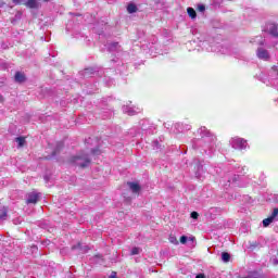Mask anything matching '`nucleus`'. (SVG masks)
<instances>
[{
	"instance_id": "1",
	"label": "nucleus",
	"mask_w": 278,
	"mask_h": 278,
	"mask_svg": "<svg viewBox=\"0 0 278 278\" xmlns=\"http://www.w3.org/2000/svg\"><path fill=\"white\" fill-rule=\"evenodd\" d=\"M198 134L201 136V139L193 141V149L202 147L205 153H210L216 144V137L205 126L201 127Z\"/></svg>"
},
{
	"instance_id": "2",
	"label": "nucleus",
	"mask_w": 278,
	"mask_h": 278,
	"mask_svg": "<svg viewBox=\"0 0 278 278\" xmlns=\"http://www.w3.org/2000/svg\"><path fill=\"white\" fill-rule=\"evenodd\" d=\"M244 178L240 176H236L235 174H227L222 180V186L224 188H244L247 186L244 182Z\"/></svg>"
},
{
	"instance_id": "3",
	"label": "nucleus",
	"mask_w": 278,
	"mask_h": 278,
	"mask_svg": "<svg viewBox=\"0 0 278 278\" xmlns=\"http://www.w3.org/2000/svg\"><path fill=\"white\" fill-rule=\"evenodd\" d=\"M71 163L74 164V166H79V168H86L90 166V157L88 154H78L72 157Z\"/></svg>"
},
{
	"instance_id": "4",
	"label": "nucleus",
	"mask_w": 278,
	"mask_h": 278,
	"mask_svg": "<svg viewBox=\"0 0 278 278\" xmlns=\"http://www.w3.org/2000/svg\"><path fill=\"white\" fill-rule=\"evenodd\" d=\"M230 144L232 149H237L239 151H244L249 147V143H247V140L240 137H235L230 139Z\"/></svg>"
},
{
	"instance_id": "5",
	"label": "nucleus",
	"mask_w": 278,
	"mask_h": 278,
	"mask_svg": "<svg viewBox=\"0 0 278 278\" xmlns=\"http://www.w3.org/2000/svg\"><path fill=\"white\" fill-rule=\"evenodd\" d=\"M13 3H15V5H26V8H29L30 10H38V8H40V2L38 0H13Z\"/></svg>"
},
{
	"instance_id": "6",
	"label": "nucleus",
	"mask_w": 278,
	"mask_h": 278,
	"mask_svg": "<svg viewBox=\"0 0 278 278\" xmlns=\"http://www.w3.org/2000/svg\"><path fill=\"white\" fill-rule=\"evenodd\" d=\"M269 80L268 83L270 84V86H273L274 88H276V90H278V67L277 66H273L270 72H269Z\"/></svg>"
},
{
	"instance_id": "7",
	"label": "nucleus",
	"mask_w": 278,
	"mask_h": 278,
	"mask_svg": "<svg viewBox=\"0 0 278 278\" xmlns=\"http://www.w3.org/2000/svg\"><path fill=\"white\" fill-rule=\"evenodd\" d=\"M256 58H258V60H263L264 62H268V60H270V53L268 50L260 47L256 50Z\"/></svg>"
},
{
	"instance_id": "8",
	"label": "nucleus",
	"mask_w": 278,
	"mask_h": 278,
	"mask_svg": "<svg viewBox=\"0 0 278 278\" xmlns=\"http://www.w3.org/2000/svg\"><path fill=\"white\" fill-rule=\"evenodd\" d=\"M266 31L269 34V36H273V38H278V25L275 23H269L266 25Z\"/></svg>"
},
{
	"instance_id": "9",
	"label": "nucleus",
	"mask_w": 278,
	"mask_h": 278,
	"mask_svg": "<svg viewBox=\"0 0 278 278\" xmlns=\"http://www.w3.org/2000/svg\"><path fill=\"white\" fill-rule=\"evenodd\" d=\"M122 110L124 114H128V116H135V114H140V109L136 106L124 105Z\"/></svg>"
},
{
	"instance_id": "10",
	"label": "nucleus",
	"mask_w": 278,
	"mask_h": 278,
	"mask_svg": "<svg viewBox=\"0 0 278 278\" xmlns=\"http://www.w3.org/2000/svg\"><path fill=\"white\" fill-rule=\"evenodd\" d=\"M40 198V195L36 192V191H33L30 193L27 194V200H26V203L29 204V203H38V199Z\"/></svg>"
},
{
	"instance_id": "11",
	"label": "nucleus",
	"mask_w": 278,
	"mask_h": 278,
	"mask_svg": "<svg viewBox=\"0 0 278 278\" xmlns=\"http://www.w3.org/2000/svg\"><path fill=\"white\" fill-rule=\"evenodd\" d=\"M128 187L134 194H140L141 187L138 182H128Z\"/></svg>"
},
{
	"instance_id": "12",
	"label": "nucleus",
	"mask_w": 278,
	"mask_h": 278,
	"mask_svg": "<svg viewBox=\"0 0 278 278\" xmlns=\"http://www.w3.org/2000/svg\"><path fill=\"white\" fill-rule=\"evenodd\" d=\"M15 81H17L18 84H23V81H25V74L16 72Z\"/></svg>"
},
{
	"instance_id": "13",
	"label": "nucleus",
	"mask_w": 278,
	"mask_h": 278,
	"mask_svg": "<svg viewBox=\"0 0 278 278\" xmlns=\"http://www.w3.org/2000/svg\"><path fill=\"white\" fill-rule=\"evenodd\" d=\"M8 218V210L5 207L0 208V223H3Z\"/></svg>"
},
{
	"instance_id": "14",
	"label": "nucleus",
	"mask_w": 278,
	"mask_h": 278,
	"mask_svg": "<svg viewBox=\"0 0 278 278\" xmlns=\"http://www.w3.org/2000/svg\"><path fill=\"white\" fill-rule=\"evenodd\" d=\"M127 12L129 14H134V13L138 12V7H136V4H134V3H129L127 5Z\"/></svg>"
},
{
	"instance_id": "15",
	"label": "nucleus",
	"mask_w": 278,
	"mask_h": 278,
	"mask_svg": "<svg viewBox=\"0 0 278 278\" xmlns=\"http://www.w3.org/2000/svg\"><path fill=\"white\" fill-rule=\"evenodd\" d=\"M73 250L79 249L83 253L88 252V245H83L81 243H77V245L72 247Z\"/></svg>"
},
{
	"instance_id": "16",
	"label": "nucleus",
	"mask_w": 278,
	"mask_h": 278,
	"mask_svg": "<svg viewBox=\"0 0 278 278\" xmlns=\"http://www.w3.org/2000/svg\"><path fill=\"white\" fill-rule=\"evenodd\" d=\"M121 48V46H118V42H113V43H110L108 46V50L110 52H113V51H118V49Z\"/></svg>"
},
{
	"instance_id": "17",
	"label": "nucleus",
	"mask_w": 278,
	"mask_h": 278,
	"mask_svg": "<svg viewBox=\"0 0 278 278\" xmlns=\"http://www.w3.org/2000/svg\"><path fill=\"white\" fill-rule=\"evenodd\" d=\"M187 14H188V16H190V18H197V11H194L193 8H188Z\"/></svg>"
},
{
	"instance_id": "18",
	"label": "nucleus",
	"mask_w": 278,
	"mask_h": 278,
	"mask_svg": "<svg viewBox=\"0 0 278 278\" xmlns=\"http://www.w3.org/2000/svg\"><path fill=\"white\" fill-rule=\"evenodd\" d=\"M202 174H203V165L199 164V165H198V170L195 172V177H197L198 179H201Z\"/></svg>"
},
{
	"instance_id": "19",
	"label": "nucleus",
	"mask_w": 278,
	"mask_h": 278,
	"mask_svg": "<svg viewBox=\"0 0 278 278\" xmlns=\"http://www.w3.org/2000/svg\"><path fill=\"white\" fill-rule=\"evenodd\" d=\"M229 260H231V255L227 252H223L222 253V261L227 263V262H229Z\"/></svg>"
},
{
	"instance_id": "20",
	"label": "nucleus",
	"mask_w": 278,
	"mask_h": 278,
	"mask_svg": "<svg viewBox=\"0 0 278 278\" xmlns=\"http://www.w3.org/2000/svg\"><path fill=\"white\" fill-rule=\"evenodd\" d=\"M170 244H179V241L177 240V237H175L174 235H170L169 238H168Z\"/></svg>"
},
{
	"instance_id": "21",
	"label": "nucleus",
	"mask_w": 278,
	"mask_h": 278,
	"mask_svg": "<svg viewBox=\"0 0 278 278\" xmlns=\"http://www.w3.org/2000/svg\"><path fill=\"white\" fill-rule=\"evenodd\" d=\"M140 253H142V249L140 248H132L130 255H140Z\"/></svg>"
},
{
	"instance_id": "22",
	"label": "nucleus",
	"mask_w": 278,
	"mask_h": 278,
	"mask_svg": "<svg viewBox=\"0 0 278 278\" xmlns=\"http://www.w3.org/2000/svg\"><path fill=\"white\" fill-rule=\"evenodd\" d=\"M15 142H17L18 147H23V144H25V138L24 137H17L15 139Z\"/></svg>"
},
{
	"instance_id": "23",
	"label": "nucleus",
	"mask_w": 278,
	"mask_h": 278,
	"mask_svg": "<svg viewBox=\"0 0 278 278\" xmlns=\"http://www.w3.org/2000/svg\"><path fill=\"white\" fill-rule=\"evenodd\" d=\"M273 220H275V219L270 216L268 218H265L263 220V226L268 227V225H270V223H273Z\"/></svg>"
},
{
	"instance_id": "24",
	"label": "nucleus",
	"mask_w": 278,
	"mask_h": 278,
	"mask_svg": "<svg viewBox=\"0 0 278 278\" xmlns=\"http://www.w3.org/2000/svg\"><path fill=\"white\" fill-rule=\"evenodd\" d=\"M277 216H278V208H274V211L271 212V215L269 217L275 220V218H277Z\"/></svg>"
},
{
	"instance_id": "25",
	"label": "nucleus",
	"mask_w": 278,
	"mask_h": 278,
	"mask_svg": "<svg viewBox=\"0 0 278 278\" xmlns=\"http://www.w3.org/2000/svg\"><path fill=\"white\" fill-rule=\"evenodd\" d=\"M197 10H198V12H205V5L204 4H198Z\"/></svg>"
},
{
	"instance_id": "26",
	"label": "nucleus",
	"mask_w": 278,
	"mask_h": 278,
	"mask_svg": "<svg viewBox=\"0 0 278 278\" xmlns=\"http://www.w3.org/2000/svg\"><path fill=\"white\" fill-rule=\"evenodd\" d=\"M186 242H188V237L181 236L180 237V244H186Z\"/></svg>"
},
{
	"instance_id": "27",
	"label": "nucleus",
	"mask_w": 278,
	"mask_h": 278,
	"mask_svg": "<svg viewBox=\"0 0 278 278\" xmlns=\"http://www.w3.org/2000/svg\"><path fill=\"white\" fill-rule=\"evenodd\" d=\"M191 218H193L194 220H197V218H199V213L193 211V212L191 213Z\"/></svg>"
},
{
	"instance_id": "28",
	"label": "nucleus",
	"mask_w": 278,
	"mask_h": 278,
	"mask_svg": "<svg viewBox=\"0 0 278 278\" xmlns=\"http://www.w3.org/2000/svg\"><path fill=\"white\" fill-rule=\"evenodd\" d=\"M224 199H226L227 201H231V199H233V195H229V193H225Z\"/></svg>"
},
{
	"instance_id": "29",
	"label": "nucleus",
	"mask_w": 278,
	"mask_h": 278,
	"mask_svg": "<svg viewBox=\"0 0 278 278\" xmlns=\"http://www.w3.org/2000/svg\"><path fill=\"white\" fill-rule=\"evenodd\" d=\"M99 153H101V151L99 149L91 150L92 155H99Z\"/></svg>"
},
{
	"instance_id": "30",
	"label": "nucleus",
	"mask_w": 278,
	"mask_h": 278,
	"mask_svg": "<svg viewBox=\"0 0 278 278\" xmlns=\"http://www.w3.org/2000/svg\"><path fill=\"white\" fill-rule=\"evenodd\" d=\"M153 144H154V147H155L156 149H160V146H159V144H160V142L154 141V142H153Z\"/></svg>"
},
{
	"instance_id": "31",
	"label": "nucleus",
	"mask_w": 278,
	"mask_h": 278,
	"mask_svg": "<svg viewBox=\"0 0 278 278\" xmlns=\"http://www.w3.org/2000/svg\"><path fill=\"white\" fill-rule=\"evenodd\" d=\"M195 278H205V276L200 274V275H197Z\"/></svg>"
},
{
	"instance_id": "32",
	"label": "nucleus",
	"mask_w": 278,
	"mask_h": 278,
	"mask_svg": "<svg viewBox=\"0 0 278 278\" xmlns=\"http://www.w3.org/2000/svg\"><path fill=\"white\" fill-rule=\"evenodd\" d=\"M277 45H278V40H276V41H274V42L271 43L273 47H277Z\"/></svg>"
},
{
	"instance_id": "33",
	"label": "nucleus",
	"mask_w": 278,
	"mask_h": 278,
	"mask_svg": "<svg viewBox=\"0 0 278 278\" xmlns=\"http://www.w3.org/2000/svg\"><path fill=\"white\" fill-rule=\"evenodd\" d=\"M273 262H274L275 265L278 264V260L277 258H273Z\"/></svg>"
},
{
	"instance_id": "34",
	"label": "nucleus",
	"mask_w": 278,
	"mask_h": 278,
	"mask_svg": "<svg viewBox=\"0 0 278 278\" xmlns=\"http://www.w3.org/2000/svg\"><path fill=\"white\" fill-rule=\"evenodd\" d=\"M261 47L264 46V39L260 41Z\"/></svg>"
},
{
	"instance_id": "35",
	"label": "nucleus",
	"mask_w": 278,
	"mask_h": 278,
	"mask_svg": "<svg viewBox=\"0 0 278 278\" xmlns=\"http://www.w3.org/2000/svg\"><path fill=\"white\" fill-rule=\"evenodd\" d=\"M0 103H3V96H0Z\"/></svg>"
},
{
	"instance_id": "36",
	"label": "nucleus",
	"mask_w": 278,
	"mask_h": 278,
	"mask_svg": "<svg viewBox=\"0 0 278 278\" xmlns=\"http://www.w3.org/2000/svg\"><path fill=\"white\" fill-rule=\"evenodd\" d=\"M14 224H15V225H18V223H17L16 220H14Z\"/></svg>"
},
{
	"instance_id": "37",
	"label": "nucleus",
	"mask_w": 278,
	"mask_h": 278,
	"mask_svg": "<svg viewBox=\"0 0 278 278\" xmlns=\"http://www.w3.org/2000/svg\"><path fill=\"white\" fill-rule=\"evenodd\" d=\"M190 240L192 241V240H194V238H190Z\"/></svg>"
},
{
	"instance_id": "38",
	"label": "nucleus",
	"mask_w": 278,
	"mask_h": 278,
	"mask_svg": "<svg viewBox=\"0 0 278 278\" xmlns=\"http://www.w3.org/2000/svg\"><path fill=\"white\" fill-rule=\"evenodd\" d=\"M88 71H90V70H86V73H88Z\"/></svg>"
},
{
	"instance_id": "39",
	"label": "nucleus",
	"mask_w": 278,
	"mask_h": 278,
	"mask_svg": "<svg viewBox=\"0 0 278 278\" xmlns=\"http://www.w3.org/2000/svg\"><path fill=\"white\" fill-rule=\"evenodd\" d=\"M43 1H46V2H47V1H49V0H43Z\"/></svg>"
}]
</instances>
